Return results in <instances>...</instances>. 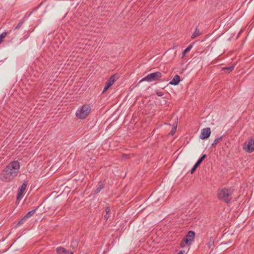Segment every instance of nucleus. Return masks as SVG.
<instances>
[{
  "label": "nucleus",
  "mask_w": 254,
  "mask_h": 254,
  "mask_svg": "<svg viewBox=\"0 0 254 254\" xmlns=\"http://www.w3.org/2000/svg\"><path fill=\"white\" fill-rule=\"evenodd\" d=\"M20 164L17 161L9 163L0 175V180L5 182H9L15 178L19 172Z\"/></svg>",
  "instance_id": "1"
},
{
  "label": "nucleus",
  "mask_w": 254,
  "mask_h": 254,
  "mask_svg": "<svg viewBox=\"0 0 254 254\" xmlns=\"http://www.w3.org/2000/svg\"><path fill=\"white\" fill-rule=\"evenodd\" d=\"M233 192L234 190L232 188H224L218 190L217 196L220 200L226 203H228L232 199V195Z\"/></svg>",
  "instance_id": "2"
},
{
  "label": "nucleus",
  "mask_w": 254,
  "mask_h": 254,
  "mask_svg": "<svg viewBox=\"0 0 254 254\" xmlns=\"http://www.w3.org/2000/svg\"><path fill=\"white\" fill-rule=\"evenodd\" d=\"M91 110V107L89 105L85 104L76 111L75 115L78 118L84 119L89 114Z\"/></svg>",
  "instance_id": "3"
},
{
  "label": "nucleus",
  "mask_w": 254,
  "mask_h": 254,
  "mask_svg": "<svg viewBox=\"0 0 254 254\" xmlns=\"http://www.w3.org/2000/svg\"><path fill=\"white\" fill-rule=\"evenodd\" d=\"M162 76L161 72H155L148 74L147 76L143 78L140 81H146L147 82H152L156 81L160 78Z\"/></svg>",
  "instance_id": "4"
},
{
  "label": "nucleus",
  "mask_w": 254,
  "mask_h": 254,
  "mask_svg": "<svg viewBox=\"0 0 254 254\" xmlns=\"http://www.w3.org/2000/svg\"><path fill=\"white\" fill-rule=\"evenodd\" d=\"M243 149L246 152L251 153L254 151V139H250L246 142L243 146Z\"/></svg>",
  "instance_id": "5"
},
{
  "label": "nucleus",
  "mask_w": 254,
  "mask_h": 254,
  "mask_svg": "<svg viewBox=\"0 0 254 254\" xmlns=\"http://www.w3.org/2000/svg\"><path fill=\"white\" fill-rule=\"evenodd\" d=\"M116 80V74L112 75L106 82L103 93L105 92L108 88H109L115 83Z\"/></svg>",
  "instance_id": "6"
},
{
  "label": "nucleus",
  "mask_w": 254,
  "mask_h": 254,
  "mask_svg": "<svg viewBox=\"0 0 254 254\" xmlns=\"http://www.w3.org/2000/svg\"><path fill=\"white\" fill-rule=\"evenodd\" d=\"M211 134V129L210 127H206L201 130L200 137L202 139L208 138Z\"/></svg>",
  "instance_id": "7"
},
{
  "label": "nucleus",
  "mask_w": 254,
  "mask_h": 254,
  "mask_svg": "<svg viewBox=\"0 0 254 254\" xmlns=\"http://www.w3.org/2000/svg\"><path fill=\"white\" fill-rule=\"evenodd\" d=\"M27 186V183L24 182L21 186V187L19 188L17 195V199H19L22 198L24 191H25Z\"/></svg>",
  "instance_id": "8"
},
{
  "label": "nucleus",
  "mask_w": 254,
  "mask_h": 254,
  "mask_svg": "<svg viewBox=\"0 0 254 254\" xmlns=\"http://www.w3.org/2000/svg\"><path fill=\"white\" fill-rule=\"evenodd\" d=\"M56 251L58 254H73V252L67 251L62 247H58Z\"/></svg>",
  "instance_id": "9"
},
{
  "label": "nucleus",
  "mask_w": 254,
  "mask_h": 254,
  "mask_svg": "<svg viewBox=\"0 0 254 254\" xmlns=\"http://www.w3.org/2000/svg\"><path fill=\"white\" fill-rule=\"evenodd\" d=\"M105 187V183L103 181H100L96 186V189L94 190L95 194L99 193Z\"/></svg>",
  "instance_id": "10"
},
{
  "label": "nucleus",
  "mask_w": 254,
  "mask_h": 254,
  "mask_svg": "<svg viewBox=\"0 0 254 254\" xmlns=\"http://www.w3.org/2000/svg\"><path fill=\"white\" fill-rule=\"evenodd\" d=\"M180 81V78L178 75H175L173 78L170 81L169 84L174 85H177Z\"/></svg>",
  "instance_id": "11"
},
{
  "label": "nucleus",
  "mask_w": 254,
  "mask_h": 254,
  "mask_svg": "<svg viewBox=\"0 0 254 254\" xmlns=\"http://www.w3.org/2000/svg\"><path fill=\"white\" fill-rule=\"evenodd\" d=\"M195 232L192 231H190L188 232L185 237L188 239L191 242H193L194 239Z\"/></svg>",
  "instance_id": "12"
},
{
  "label": "nucleus",
  "mask_w": 254,
  "mask_h": 254,
  "mask_svg": "<svg viewBox=\"0 0 254 254\" xmlns=\"http://www.w3.org/2000/svg\"><path fill=\"white\" fill-rule=\"evenodd\" d=\"M191 243L190 240L187 239L186 237L183 238V240H182L181 243H180V246L182 248H184L187 245H190Z\"/></svg>",
  "instance_id": "13"
},
{
  "label": "nucleus",
  "mask_w": 254,
  "mask_h": 254,
  "mask_svg": "<svg viewBox=\"0 0 254 254\" xmlns=\"http://www.w3.org/2000/svg\"><path fill=\"white\" fill-rule=\"evenodd\" d=\"M39 207H37L36 209H34L31 211H29L26 213V214L24 216L25 218H28L33 215V214L36 212V210Z\"/></svg>",
  "instance_id": "14"
},
{
  "label": "nucleus",
  "mask_w": 254,
  "mask_h": 254,
  "mask_svg": "<svg viewBox=\"0 0 254 254\" xmlns=\"http://www.w3.org/2000/svg\"><path fill=\"white\" fill-rule=\"evenodd\" d=\"M214 244V239L211 237L209 238L208 242L207 243V246L208 249H211L213 246Z\"/></svg>",
  "instance_id": "15"
},
{
  "label": "nucleus",
  "mask_w": 254,
  "mask_h": 254,
  "mask_svg": "<svg viewBox=\"0 0 254 254\" xmlns=\"http://www.w3.org/2000/svg\"><path fill=\"white\" fill-rule=\"evenodd\" d=\"M200 34H201V33L199 32V29H198L197 27H196L194 32L193 33V34H192V35L191 36V38L192 39H194L197 36L200 35Z\"/></svg>",
  "instance_id": "16"
},
{
  "label": "nucleus",
  "mask_w": 254,
  "mask_h": 254,
  "mask_svg": "<svg viewBox=\"0 0 254 254\" xmlns=\"http://www.w3.org/2000/svg\"><path fill=\"white\" fill-rule=\"evenodd\" d=\"M223 136H221L220 137L215 139L212 144H211L212 147H215L216 144H217L220 141H221L222 139Z\"/></svg>",
  "instance_id": "17"
},
{
  "label": "nucleus",
  "mask_w": 254,
  "mask_h": 254,
  "mask_svg": "<svg viewBox=\"0 0 254 254\" xmlns=\"http://www.w3.org/2000/svg\"><path fill=\"white\" fill-rule=\"evenodd\" d=\"M192 45H189L183 52V56L184 57L186 56L187 53L189 52L192 48Z\"/></svg>",
  "instance_id": "18"
},
{
  "label": "nucleus",
  "mask_w": 254,
  "mask_h": 254,
  "mask_svg": "<svg viewBox=\"0 0 254 254\" xmlns=\"http://www.w3.org/2000/svg\"><path fill=\"white\" fill-rule=\"evenodd\" d=\"M26 218H25V216H24L16 225V227H17L18 226L24 224L25 222L26 221Z\"/></svg>",
  "instance_id": "19"
},
{
  "label": "nucleus",
  "mask_w": 254,
  "mask_h": 254,
  "mask_svg": "<svg viewBox=\"0 0 254 254\" xmlns=\"http://www.w3.org/2000/svg\"><path fill=\"white\" fill-rule=\"evenodd\" d=\"M234 66H230L228 67H226L223 68V69L227 72H230L234 69Z\"/></svg>",
  "instance_id": "20"
},
{
  "label": "nucleus",
  "mask_w": 254,
  "mask_h": 254,
  "mask_svg": "<svg viewBox=\"0 0 254 254\" xmlns=\"http://www.w3.org/2000/svg\"><path fill=\"white\" fill-rule=\"evenodd\" d=\"M7 34L6 32H4L0 35V42L1 43L2 42L3 39L6 36Z\"/></svg>",
  "instance_id": "21"
},
{
  "label": "nucleus",
  "mask_w": 254,
  "mask_h": 254,
  "mask_svg": "<svg viewBox=\"0 0 254 254\" xmlns=\"http://www.w3.org/2000/svg\"><path fill=\"white\" fill-rule=\"evenodd\" d=\"M130 158V155L124 154L122 155V160H126L129 159Z\"/></svg>",
  "instance_id": "22"
},
{
  "label": "nucleus",
  "mask_w": 254,
  "mask_h": 254,
  "mask_svg": "<svg viewBox=\"0 0 254 254\" xmlns=\"http://www.w3.org/2000/svg\"><path fill=\"white\" fill-rule=\"evenodd\" d=\"M176 129H177V125H174L173 127H172V130L170 131V134L171 135H173L175 133V132L176 131Z\"/></svg>",
  "instance_id": "23"
},
{
  "label": "nucleus",
  "mask_w": 254,
  "mask_h": 254,
  "mask_svg": "<svg viewBox=\"0 0 254 254\" xmlns=\"http://www.w3.org/2000/svg\"><path fill=\"white\" fill-rule=\"evenodd\" d=\"M206 155L205 154L202 155L201 157L200 158H199L197 162H198L199 164H201L203 160L206 158Z\"/></svg>",
  "instance_id": "24"
},
{
  "label": "nucleus",
  "mask_w": 254,
  "mask_h": 254,
  "mask_svg": "<svg viewBox=\"0 0 254 254\" xmlns=\"http://www.w3.org/2000/svg\"><path fill=\"white\" fill-rule=\"evenodd\" d=\"M24 22V20H23L19 22L17 26L15 27L14 30L19 29L23 24Z\"/></svg>",
  "instance_id": "25"
},
{
  "label": "nucleus",
  "mask_w": 254,
  "mask_h": 254,
  "mask_svg": "<svg viewBox=\"0 0 254 254\" xmlns=\"http://www.w3.org/2000/svg\"><path fill=\"white\" fill-rule=\"evenodd\" d=\"M105 211L107 214H111V210L109 207H106L105 209Z\"/></svg>",
  "instance_id": "26"
},
{
  "label": "nucleus",
  "mask_w": 254,
  "mask_h": 254,
  "mask_svg": "<svg viewBox=\"0 0 254 254\" xmlns=\"http://www.w3.org/2000/svg\"><path fill=\"white\" fill-rule=\"evenodd\" d=\"M197 167H195L194 165L193 166V167L192 168V169H191L190 170V173L192 174L193 173V172L195 171V170L196 169Z\"/></svg>",
  "instance_id": "27"
},
{
  "label": "nucleus",
  "mask_w": 254,
  "mask_h": 254,
  "mask_svg": "<svg viewBox=\"0 0 254 254\" xmlns=\"http://www.w3.org/2000/svg\"><path fill=\"white\" fill-rule=\"evenodd\" d=\"M156 94L158 96H162L163 95H164V93L162 92H156Z\"/></svg>",
  "instance_id": "28"
},
{
  "label": "nucleus",
  "mask_w": 254,
  "mask_h": 254,
  "mask_svg": "<svg viewBox=\"0 0 254 254\" xmlns=\"http://www.w3.org/2000/svg\"><path fill=\"white\" fill-rule=\"evenodd\" d=\"M108 214H106L104 215V218L107 220L109 218V216H108Z\"/></svg>",
  "instance_id": "29"
},
{
  "label": "nucleus",
  "mask_w": 254,
  "mask_h": 254,
  "mask_svg": "<svg viewBox=\"0 0 254 254\" xmlns=\"http://www.w3.org/2000/svg\"><path fill=\"white\" fill-rule=\"evenodd\" d=\"M200 164H199L198 162H196L195 163V164H194V166L197 168V167H198Z\"/></svg>",
  "instance_id": "30"
},
{
  "label": "nucleus",
  "mask_w": 254,
  "mask_h": 254,
  "mask_svg": "<svg viewBox=\"0 0 254 254\" xmlns=\"http://www.w3.org/2000/svg\"><path fill=\"white\" fill-rule=\"evenodd\" d=\"M185 251H181L177 254H184Z\"/></svg>",
  "instance_id": "31"
},
{
  "label": "nucleus",
  "mask_w": 254,
  "mask_h": 254,
  "mask_svg": "<svg viewBox=\"0 0 254 254\" xmlns=\"http://www.w3.org/2000/svg\"><path fill=\"white\" fill-rule=\"evenodd\" d=\"M1 43V42H0V44Z\"/></svg>",
  "instance_id": "32"
}]
</instances>
